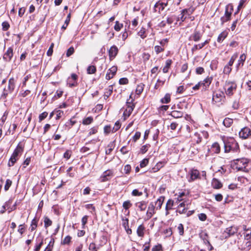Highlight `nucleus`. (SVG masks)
I'll return each instance as SVG.
<instances>
[{
	"mask_svg": "<svg viewBox=\"0 0 251 251\" xmlns=\"http://www.w3.org/2000/svg\"><path fill=\"white\" fill-rule=\"evenodd\" d=\"M232 166L238 171L248 172L251 169V162L245 157L237 158L233 161Z\"/></svg>",
	"mask_w": 251,
	"mask_h": 251,
	"instance_id": "nucleus-1",
	"label": "nucleus"
},
{
	"mask_svg": "<svg viewBox=\"0 0 251 251\" xmlns=\"http://www.w3.org/2000/svg\"><path fill=\"white\" fill-rule=\"evenodd\" d=\"M133 100L131 98V95L129 97V99L126 101V108L124 112V116L125 119L128 117L131 114L134 108V104L133 103Z\"/></svg>",
	"mask_w": 251,
	"mask_h": 251,
	"instance_id": "nucleus-2",
	"label": "nucleus"
},
{
	"mask_svg": "<svg viewBox=\"0 0 251 251\" xmlns=\"http://www.w3.org/2000/svg\"><path fill=\"white\" fill-rule=\"evenodd\" d=\"M237 84L234 82L226 81L225 85V90L226 95L230 96L233 94V91L236 90Z\"/></svg>",
	"mask_w": 251,
	"mask_h": 251,
	"instance_id": "nucleus-3",
	"label": "nucleus"
},
{
	"mask_svg": "<svg viewBox=\"0 0 251 251\" xmlns=\"http://www.w3.org/2000/svg\"><path fill=\"white\" fill-rule=\"evenodd\" d=\"M225 99V96L223 91H217L213 93L212 100L215 103H222V102L224 101Z\"/></svg>",
	"mask_w": 251,
	"mask_h": 251,
	"instance_id": "nucleus-4",
	"label": "nucleus"
},
{
	"mask_svg": "<svg viewBox=\"0 0 251 251\" xmlns=\"http://www.w3.org/2000/svg\"><path fill=\"white\" fill-rule=\"evenodd\" d=\"M225 152H228L230 151H237L239 149L238 144L233 140L231 142L225 143L224 142Z\"/></svg>",
	"mask_w": 251,
	"mask_h": 251,
	"instance_id": "nucleus-5",
	"label": "nucleus"
},
{
	"mask_svg": "<svg viewBox=\"0 0 251 251\" xmlns=\"http://www.w3.org/2000/svg\"><path fill=\"white\" fill-rule=\"evenodd\" d=\"M14 87V79L13 78H11L9 80L7 87H5L3 89L2 96L6 97L9 93H11L13 91Z\"/></svg>",
	"mask_w": 251,
	"mask_h": 251,
	"instance_id": "nucleus-6",
	"label": "nucleus"
},
{
	"mask_svg": "<svg viewBox=\"0 0 251 251\" xmlns=\"http://www.w3.org/2000/svg\"><path fill=\"white\" fill-rule=\"evenodd\" d=\"M22 151L23 149L21 147L18 146L16 148L9 159L8 163L9 166H12L14 165L17 159V157L19 153L21 152Z\"/></svg>",
	"mask_w": 251,
	"mask_h": 251,
	"instance_id": "nucleus-7",
	"label": "nucleus"
},
{
	"mask_svg": "<svg viewBox=\"0 0 251 251\" xmlns=\"http://www.w3.org/2000/svg\"><path fill=\"white\" fill-rule=\"evenodd\" d=\"M208 136V132L205 131H201L200 133H196L194 135V140L197 144H199L201 142L203 138L207 139Z\"/></svg>",
	"mask_w": 251,
	"mask_h": 251,
	"instance_id": "nucleus-8",
	"label": "nucleus"
},
{
	"mask_svg": "<svg viewBox=\"0 0 251 251\" xmlns=\"http://www.w3.org/2000/svg\"><path fill=\"white\" fill-rule=\"evenodd\" d=\"M237 228L234 226H230L226 228L225 231L223 233V236L225 238L229 237L231 235H233L237 232Z\"/></svg>",
	"mask_w": 251,
	"mask_h": 251,
	"instance_id": "nucleus-9",
	"label": "nucleus"
},
{
	"mask_svg": "<svg viewBox=\"0 0 251 251\" xmlns=\"http://www.w3.org/2000/svg\"><path fill=\"white\" fill-rule=\"evenodd\" d=\"M239 134L240 138L246 139L251 135V130L247 127H244L239 132Z\"/></svg>",
	"mask_w": 251,
	"mask_h": 251,
	"instance_id": "nucleus-10",
	"label": "nucleus"
},
{
	"mask_svg": "<svg viewBox=\"0 0 251 251\" xmlns=\"http://www.w3.org/2000/svg\"><path fill=\"white\" fill-rule=\"evenodd\" d=\"M155 213V205L153 202H151L148 206V210L146 213V217L147 220L150 219L152 217L153 215Z\"/></svg>",
	"mask_w": 251,
	"mask_h": 251,
	"instance_id": "nucleus-11",
	"label": "nucleus"
},
{
	"mask_svg": "<svg viewBox=\"0 0 251 251\" xmlns=\"http://www.w3.org/2000/svg\"><path fill=\"white\" fill-rule=\"evenodd\" d=\"M167 5V3L160 2V1L156 2L154 6V11L160 13L161 11H163L165 7Z\"/></svg>",
	"mask_w": 251,
	"mask_h": 251,
	"instance_id": "nucleus-12",
	"label": "nucleus"
},
{
	"mask_svg": "<svg viewBox=\"0 0 251 251\" xmlns=\"http://www.w3.org/2000/svg\"><path fill=\"white\" fill-rule=\"evenodd\" d=\"M117 71V68L116 66H113L110 68L106 75L105 78L107 80H110L114 76Z\"/></svg>",
	"mask_w": 251,
	"mask_h": 251,
	"instance_id": "nucleus-13",
	"label": "nucleus"
},
{
	"mask_svg": "<svg viewBox=\"0 0 251 251\" xmlns=\"http://www.w3.org/2000/svg\"><path fill=\"white\" fill-rule=\"evenodd\" d=\"M108 52L109 58L111 60L113 59L117 55L118 52V49L116 46L113 45L110 48Z\"/></svg>",
	"mask_w": 251,
	"mask_h": 251,
	"instance_id": "nucleus-14",
	"label": "nucleus"
},
{
	"mask_svg": "<svg viewBox=\"0 0 251 251\" xmlns=\"http://www.w3.org/2000/svg\"><path fill=\"white\" fill-rule=\"evenodd\" d=\"M13 49L10 47L4 53L3 58L6 61H10L13 56Z\"/></svg>",
	"mask_w": 251,
	"mask_h": 251,
	"instance_id": "nucleus-15",
	"label": "nucleus"
},
{
	"mask_svg": "<svg viewBox=\"0 0 251 251\" xmlns=\"http://www.w3.org/2000/svg\"><path fill=\"white\" fill-rule=\"evenodd\" d=\"M201 34L200 31L195 30L194 32L190 36V40L192 39L195 42H198L201 39Z\"/></svg>",
	"mask_w": 251,
	"mask_h": 251,
	"instance_id": "nucleus-16",
	"label": "nucleus"
},
{
	"mask_svg": "<svg viewBox=\"0 0 251 251\" xmlns=\"http://www.w3.org/2000/svg\"><path fill=\"white\" fill-rule=\"evenodd\" d=\"M113 175V173L111 170H107L105 171L101 176L102 181H106L109 180Z\"/></svg>",
	"mask_w": 251,
	"mask_h": 251,
	"instance_id": "nucleus-17",
	"label": "nucleus"
},
{
	"mask_svg": "<svg viewBox=\"0 0 251 251\" xmlns=\"http://www.w3.org/2000/svg\"><path fill=\"white\" fill-rule=\"evenodd\" d=\"M233 10V7L231 5H228L226 6V11L224 16L230 19L232 11Z\"/></svg>",
	"mask_w": 251,
	"mask_h": 251,
	"instance_id": "nucleus-18",
	"label": "nucleus"
},
{
	"mask_svg": "<svg viewBox=\"0 0 251 251\" xmlns=\"http://www.w3.org/2000/svg\"><path fill=\"white\" fill-rule=\"evenodd\" d=\"M199 176V172L197 170H193L191 171L190 173V179L189 180V181H192L195 179L198 178Z\"/></svg>",
	"mask_w": 251,
	"mask_h": 251,
	"instance_id": "nucleus-19",
	"label": "nucleus"
},
{
	"mask_svg": "<svg viewBox=\"0 0 251 251\" xmlns=\"http://www.w3.org/2000/svg\"><path fill=\"white\" fill-rule=\"evenodd\" d=\"M212 186L214 189H220L222 187V184L217 179L213 178L212 181Z\"/></svg>",
	"mask_w": 251,
	"mask_h": 251,
	"instance_id": "nucleus-20",
	"label": "nucleus"
},
{
	"mask_svg": "<svg viewBox=\"0 0 251 251\" xmlns=\"http://www.w3.org/2000/svg\"><path fill=\"white\" fill-rule=\"evenodd\" d=\"M164 199V197H160L157 200L155 204L156 209H160L161 208Z\"/></svg>",
	"mask_w": 251,
	"mask_h": 251,
	"instance_id": "nucleus-21",
	"label": "nucleus"
},
{
	"mask_svg": "<svg viewBox=\"0 0 251 251\" xmlns=\"http://www.w3.org/2000/svg\"><path fill=\"white\" fill-rule=\"evenodd\" d=\"M145 228L143 225H140L137 229V234L138 236L142 237L144 235V231Z\"/></svg>",
	"mask_w": 251,
	"mask_h": 251,
	"instance_id": "nucleus-22",
	"label": "nucleus"
},
{
	"mask_svg": "<svg viewBox=\"0 0 251 251\" xmlns=\"http://www.w3.org/2000/svg\"><path fill=\"white\" fill-rule=\"evenodd\" d=\"M211 149L214 153H219L220 151V146L218 143L215 142L212 144Z\"/></svg>",
	"mask_w": 251,
	"mask_h": 251,
	"instance_id": "nucleus-23",
	"label": "nucleus"
},
{
	"mask_svg": "<svg viewBox=\"0 0 251 251\" xmlns=\"http://www.w3.org/2000/svg\"><path fill=\"white\" fill-rule=\"evenodd\" d=\"M113 92V87L112 85L109 86L108 88L106 89L105 92L104 94V99L106 100L112 94Z\"/></svg>",
	"mask_w": 251,
	"mask_h": 251,
	"instance_id": "nucleus-24",
	"label": "nucleus"
},
{
	"mask_svg": "<svg viewBox=\"0 0 251 251\" xmlns=\"http://www.w3.org/2000/svg\"><path fill=\"white\" fill-rule=\"evenodd\" d=\"M246 58V55L243 53L240 56L239 59L238 60V63L237 65V68L238 69L240 66H242L244 64V62Z\"/></svg>",
	"mask_w": 251,
	"mask_h": 251,
	"instance_id": "nucleus-25",
	"label": "nucleus"
},
{
	"mask_svg": "<svg viewBox=\"0 0 251 251\" xmlns=\"http://www.w3.org/2000/svg\"><path fill=\"white\" fill-rule=\"evenodd\" d=\"M136 205L141 211L145 210L147 207L146 202L145 201L137 202Z\"/></svg>",
	"mask_w": 251,
	"mask_h": 251,
	"instance_id": "nucleus-26",
	"label": "nucleus"
},
{
	"mask_svg": "<svg viewBox=\"0 0 251 251\" xmlns=\"http://www.w3.org/2000/svg\"><path fill=\"white\" fill-rule=\"evenodd\" d=\"M172 63V61L171 59H168L166 60L165 63V66L163 69V72L164 73H166L168 72L169 68H170Z\"/></svg>",
	"mask_w": 251,
	"mask_h": 251,
	"instance_id": "nucleus-27",
	"label": "nucleus"
},
{
	"mask_svg": "<svg viewBox=\"0 0 251 251\" xmlns=\"http://www.w3.org/2000/svg\"><path fill=\"white\" fill-rule=\"evenodd\" d=\"M191 202L189 200H186L183 201V202H181L178 206V207H182V208H189V205H190Z\"/></svg>",
	"mask_w": 251,
	"mask_h": 251,
	"instance_id": "nucleus-28",
	"label": "nucleus"
},
{
	"mask_svg": "<svg viewBox=\"0 0 251 251\" xmlns=\"http://www.w3.org/2000/svg\"><path fill=\"white\" fill-rule=\"evenodd\" d=\"M54 239L53 238H51L47 247L46 248L45 250V251H52L54 245Z\"/></svg>",
	"mask_w": 251,
	"mask_h": 251,
	"instance_id": "nucleus-29",
	"label": "nucleus"
},
{
	"mask_svg": "<svg viewBox=\"0 0 251 251\" xmlns=\"http://www.w3.org/2000/svg\"><path fill=\"white\" fill-rule=\"evenodd\" d=\"M174 201L171 199L169 200L166 203L165 209L166 210H170L172 209L174 205Z\"/></svg>",
	"mask_w": 251,
	"mask_h": 251,
	"instance_id": "nucleus-30",
	"label": "nucleus"
},
{
	"mask_svg": "<svg viewBox=\"0 0 251 251\" xmlns=\"http://www.w3.org/2000/svg\"><path fill=\"white\" fill-rule=\"evenodd\" d=\"M233 123V120L230 118H226L223 121V125L226 127H229Z\"/></svg>",
	"mask_w": 251,
	"mask_h": 251,
	"instance_id": "nucleus-31",
	"label": "nucleus"
},
{
	"mask_svg": "<svg viewBox=\"0 0 251 251\" xmlns=\"http://www.w3.org/2000/svg\"><path fill=\"white\" fill-rule=\"evenodd\" d=\"M171 96L169 94H166L164 97L161 100V102L162 103H168L170 101Z\"/></svg>",
	"mask_w": 251,
	"mask_h": 251,
	"instance_id": "nucleus-32",
	"label": "nucleus"
},
{
	"mask_svg": "<svg viewBox=\"0 0 251 251\" xmlns=\"http://www.w3.org/2000/svg\"><path fill=\"white\" fill-rule=\"evenodd\" d=\"M237 57H238V53H234L231 57L230 60L229 61L228 64L226 65L229 66V67H231V66H232L234 61L236 60V59L237 58Z\"/></svg>",
	"mask_w": 251,
	"mask_h": 251,
	"instance_id": "nucleus-33",
	"label": "nucleus"
},
{
	"mask_svg": "<svg viewBox=\"0 0 251 251\" xmlns=\"http://www.w3.org/2000/svg\"><path fill=\"white\" fill-rule=\"evenodd\" d=\"M212 78L211 77H207L204 79L203 82H201V84L206 87L208 86L211 83Z\"/></svg>",
	"mask_w": 251,
	"mask_h": 251,
	"instance_id": "nucleus-34",
	"label": "nucleus"
},
{
	"mask_svg": "<svg viewBox=\"0 0 251 251\" xmlns=\"http://www.w3.org/2000/svg\"><path fill=\"white\" fill-rule=\"evenodd\" d=\"M171 115L174 118H178L182 117L183 114L180 111H173L171 112Z\"/></svg>",
	"mask_w": 251,
	"mask_h": 251,
	"instance_id": "nucleus-35",
	"label": "nucleus"
},
{
	"mask_svg": "<svg viewBox=\"0 0 251 251\" xmlns=\"http://www.w3.org/2000/svg\"><path fill=\"white\" fill-rule=\"evenodd\" d=\"M227 36V33L225 32H223L219 34L217 38V41L219 43L222 42Z\"/></svg>",
	"mask_w": 251,
	"mask_h": 251,
	"instance_id": "nucleus-36",
	"label": "nucleus"
},
{
	"mask_svg": "<svg viewBox=\"0 0 251 251\" xmlns=\"http://www.w3.org/2000/svg\"><path fill=\"white\" fill-rule=\"evenodd\" d=\"M96 72V67L92 65L89 66L87 69V72L88 74H93Z\"/></svg>",
	"mask_w": 251,
	"mask_h": 251,
	"instance_id": "nucleus-37",
	"label": "nucleus"
},
{
	"mask_svg": "<svg viewBox=\"0 0 251 251\" xmlns=\"http://www.w3.org/2000/svg\"><path fill=\"white\" fill-rule=\"evenodd\" d=\"M93 121L92 117H88L83 119L82 124L83 125H88L90 124Z\"/></svg>",
	"mask_w": 251,
	"mask_h": 251,
	"instance_id": "nucleus-38",
	"label": "nucleus"
},
{
	"mask_svg": "<svg viewBox=\"0 0 251 251\" xmlns=\"http://www.w3.org/2000/svg\"><path fill=\"white\" fill-rule=\"evenodd\" d=\"M144 89V85L143 84H140L138 85L136 89L135 93L137 95H140L142 93V92L143 91Z\"/></svg>",
	"mask_w": 251,
	"mask_h": 251,
	"instance_id": "nucleus-39",
	"label": "nucleus"
},
{
	"mask_svg": "<svg viewBox=\"0 0 251 251\" xmlns=\"http://www.w3.org/2000/svg\"><path fill=\"white\" fill-rule=\"evenodd\" d=\"M37 226V222L35 219H34L32 220L30 226V230L33 231L36 229Z\"/></svg>",
	"mask_w": 251,
	"mask_h": 251,
	"instance_id": "nucleus-40",
	"label": "nucleus"
},
{
	"mask_svg": "<svg viewBox=\"0 0 251 251\" xmlns=\"http://www.w3.org/2000/svg\"><path fill=\"white\" fill-rule=\"evenodd\" d=\"M84 207L87 210H90V212L92 214H94L93 212L95 211V207L92 204H86Z\"/></svg>",
	"mask_w": 251,
	"mask_h": 251,
	"instance_id": "nucleus-41",
	"label": "nucleus"
},
{
	"mask_svg": "<svg viewBox=\"0 0 251 251\" xmlns=\"http://www.w3.org/2000/svg\"><path fill=\"white\" fill-rule=\"evenodd\" d=\"M72 239V237L70 236H67L61 242V244L62 245H67L69 244L71 240Z\"/></svg>",
	"mask_w": 251,
	"mask_h": 251,
	"instance_id": "nucleus-42",
	"label": "nucleus"
},
{
	"mask_svg": "<svg viewBox=\"0 0 251 251\" xmlns=\"http://www.w3.org/2000/svg\"><path fill=\"white\" fill-rule=\"evenodd\" d=\"M44 224L46 228L50 226L52 224V221L48 217H45L44 219Z\"/></svg>",
	"mask_w": 251,
	"mask_h": 251,
	"instance_id": "nucleus-43",
	"label": "nucleus"
},
{
	"mask_svg": "<svg viewBox=\"0 0 251 251\" xmlns=\"http://www.w3.org/2000/svg\"><path fill=\"white\" fill-rule=\"evenodd\" d=\"M150 147V145L149 144H146L143 146L140 149L141 152L143 154L145 153L147 151Z\"/></svg>",
	"mask_w": 251,
	"mask_h": 251,
	"instance_id": "nucleus-44",
	"label": "nucleus"
},
{
	"mask_svg": "<svg viewBox=\"0 0 251 251\" xmlns=\"http://www.w3.org/2000/svg\"><path fill=\"white\" fill-rule=\"evenodd\" d=\"M251 228H248L247 231L245 232V238L248 240L251 238Z\"/></svg>",
	"mask_w": 251,
	"mask_h": 251,
	"instance_id": "nucleus-45",
	"label": "nucleus"
},
{
	"mask_svg": "<svg viewBox=\"0 0 251 251\" xmlns=\"http://www.w3.org/2000/svg\"><path fill=\"white\" fill-rule=\"evenodd\" d=\"M99 247H97L94 243H91L89 246V250L92 251H98Z\"/></svg>",
	"mask_w": 251,
	"mask_h": 251,
	"instance_id": "nucleus-46",
	"label": "nucleus"
},
{
	"mask_svg": "<svg viewBox=\"0 0 251 251\" xmlns=\"http://www.w3.org/2000/svg\"><path fill=\"white\" fill-rule=\"evenodd\" d=\"M203 48V45L201 44H199L198 45H195L192 48V51L194 52L198 50H200Z\"/></svg>",
	"mask_w": 251,
	"mask_h": 251,
	"instance_id": "nucleus-47",
	"label": "nucleus"
},
{
	"mask_svg": "<svg viewBox=\"0 0 251 251\" xmlns=\"http://www.w3.org/2000/svg\"><path fill=\"white\" fill-rule=\"evenodd\" d=\"M121 127L120 123L119 121H117L112 129V132H115L117 131Z\"/></svg>",
	"mask_w": 251,
	"mask_h": 251,
	"instance_id": "nucleus-48",
	"label": "nucleus"
},
{
	"mask_svg": "<svg viewBox=\"0 0 251 251\" xmlns=\"http://www.w3.org/2000/svg\"><path fill=\"white\" fill-rule=\"evenodd\" d=\"M187 13V10L186 9H184L182 11L181 13L180 14V17H178V21L179 20V19H180L181 21L182 22L184 21V20L185 19L186 17H184L185 14H186Z\"/></svg>",
	"mask_w": 251,
	"mask_h": 251,
	"instance_id": "nucleus-49",
	"label": "nucleus"
},
{
	"mask_svg": "<svg viewBox=\"0 0 251 251\" xmlns=\"http://www.w3.org/2000/svg\"><path fill=\"white\" fill-rule=\"evenodd\" d=\"M131 205L132 204L129 201H124L123 204V206L125 209H128Z\"/></svg>",
	"mask_w": 251,
	"mask_h": 251,
	"instance_id": "nucleus-50",
	"label": "nucleus"
},
{
	"mask_svg": "<svg viewBox=\"0 0 251 251\" xmlns=\"http://www.w3.org/2000/svg\"><path fill=\"white\" fill-rule=\"evenodd\" d=\"M123 27V24H120L118 21H116L115 23V25L114 26V29L116 31H120L122 27Z\"/></svg>",
	"mask_w": 251,
	"mask_h": 251,
	"instance_id": "nucleus-51",
	"label": "nucleus"
},
{
	"mask_svg": "<svg viewBox=\"0 0 251 251\" xmlns=\"http://www.w3.org/2000/svg\"><path fill=\"white\" fill-rule=\"evenodd\" d=\"M177 230L180 235H182L184 233L183 226L182 224H179L177 226Z\"/></svg>",
	"mask_w": 251,
	"mask_h": 251,
	"instance_id": "nucleus-52",
	"label": "nucleus"
},
{
	"mask_svg": "<svg viewBox=\"0 0 251 251\" xmlns=\"http://www.w3.org/2000/svg\"><path fill=\"white\" fill-rule=\"evenodd\" d=\"M122 220H123L122 225L124 227L125 229H126V228L129 227L128 220L126 218H125V219L123 218Z\"/></svg>",
	"mask_w": 251,
	"mask_h": 251,
	"instance_id": "nucleus-53",
	"label": "nucleus"
},
{
	"mask_svg": "<svg viewBox=\"0 0 251 251\" xmlns=\"http://www.w3.org/2000/svg\"><path fill=\"white\" fill-rule=\"evenodd\" d=\"M11 184H12V181L8 179H7L6 181V183L4 186V190L5 191H7L9 189L10 186L11 185Z\"/></svg>",
	"mask_w": 251,
	"mask_h": 251,
	"instance_id": "nucleus-54",
	"label": "nucleus"
},
{
	"mask_svg": "<svg viewBox=\"0 0 251 251\" xmlns=\"http://www.w3.org/2000/svg\"><path fill=\"white\" fill-rule=\"evenodd\" d=\"M149 163V160L147 158L144 159L140 163V166L141 168L145 167Z\"/></svg>",
	"mask_w": 251,
	"mask_h": 251,
	"instance_id": "nucleus-55",
	"label": "nucleus"
},
{
	"mask_svg": "<svg viewBox=\"0 0 251 251\" xmlns=\"http://www.w3.org/2000/svg\"><path fill=\"white\" fill-rule=\"evenodd\" d=\"M48 115V114L46 112H44L42 113H41V114H40V115L39 116V121L41 122L42 120H43L44 119H45L47 117Z\"/></svg>",
	"mask_w": 251,
	"mask_h": 251,
	"instance_id": "nucleus-56",
	"label": "nucleus"
},
{
	"mask_svg": "<svg viewBox=\"0 0 251 251\" xmlns=\"http://www.w3.org/2000/svg\"><path fill=\"white\" fill-rule=\"evenodd\" d=\"M2 29L4 31H6L9 28V24L7 22H3L2 23Z\"/></svg>",
	"mask_w": 251,
	"mask_h": 251,
	"instance_id": "nucleus-57",
	"label": "nucleus"
},
{
	"mask_svg": "<svg viewBox=\"0 0 251 251\" xmlns=\"http://www.w3.org/2000/svg\"><path fill=\"white\" fill-rule=\"evenodd\" d=\"M143 195V193L139 192L137 189H134L132 192V195L133 196H140Z\"/></svg>",
	"mask_w": 251,
	"mask_h": 251,
	"instance_id": "nucleus-58",
	"label": "nucleus"
},
{
	"mask_svg": "<svg viewBox=\"0 0 251 251\" xmlns=\"http://www.w3.org/2000/svg\"><path fill=\"white\" fill-rule=\"evenodd\" d=\"M141 133L139 131L136 132L135 135L133 137V140L134 142H136L140 137Z\"/></svg>",
	"mask_w": 251,
	"mask_h": 251,
	"instance_id": "nucleus-59",
	"label": "nucleus"
},
{
	"mask_svg": "<svg viewBox=\"0 0 251 251\" xmlns=\"http://www.w3.org/2000/svg\"><path fill=\"white\" fill-rule=\"evenodd\" d=\"M24 226V224H21L19 226L18 231L20 233L21 235H22L24 233L25 230Z\"/></svg>",
	"mask_w": 251,
	"mask_h": 251,
	"instance_id": "nucleus-60",
	"label": "nucleus"
},
{
	"mask_svg": "<svg viewBox=\"0 0 251 251\" xmlns=\"http://www.w3.org/2000/svg\"><path fill=\"white\" fill-rule=\"evenodd\" d=\"M53 46H54V44L52 43L50 45V48H49V50H48V51L47 52V54L48 56H51L52 55V52H53Z\"/></svg>",
	"mask_w": 251,
	"mask_h": 251,
	"instance_id": "nucleus-61",
	"label": "nucleus"
},
{
	"mask_svg": "<svg viewBox=\"0 0 251 251\" xmlns=\"http://www.w3.org/2000/svg\"><path fill=\"white\" fill-rule=\"evenodd\" d=\"M74 52V48L73 47H70L67 50L66 55L67 56L69 57L72 55Z\"/></svg>",
	"mask_w": 251,
	"mask_h": 251,
	"instance_id": "nucleus-62",
	"label": "nucleus"
},
{
	"mask_svg": "<svg viewBox=\"0 0 251 251\" xmlns=\"http://www.w3.org/2000/svg\"><path fill=\"white\" fill-rule=\"evenodd\" d=\"M231 71V68L229 66H225L224 68V73L225 74H229Z\"/></svg>",
	"mask_w": 251,
	"mask_h": 251,
	"instance_id": "nucleus-63",
	"label": "nucleus"
},
{
	"mask_svg": "<svg viewBox=\"0 0 251 251\" xmlns=\"http://www.w3.org/2000/svg\"><path fill=\"white\" fill-rule=\"evenodd\" d=\"M161 249H162L161 245L160 244H158L157 245L154 246L152 248L151 251H160L161 250Z\"/></svg>",
	"mask_w": 251,
	"mask_h": 251,
	"instance_id": "nucleus-64",
	"label": "nucleus"
}]
</instances>
